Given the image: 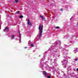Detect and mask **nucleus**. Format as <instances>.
Segmentation results:
<instances>
[{
    "label": "nucleus",
    "instance_id": "obj_2",
    "mask_svg": "<svg viewBox=\"0 0 78 78\" xmlns=\"http://www.w3.org/2000/svg\"><path fill=\"white\" fill-rule=\"evenodd\" d=\"M27 23L28 25H31V23L30 21V19H28L27 20Z\"/></svg>",
    "mask_w": 78,
    "mask_h": 78
},
{
    "label": "nucleus",
    "instance_id": "obj_10",
    "mask_svg": "<svg viewBox=\"0 0 78 78\" xmlns=\"http://www.w3.org/2000/svg\"><path fill=\"white\" fill-rule=\"evenodd\" d=\"M64 68H66V65H65V64L63 65Z\"/></svg>",
    "mask_w": 78,
    "mask_h": 78
},
{
    "label": "nucleus",
    "instance_id": "obj_17",
    "mask_svg": "<svg viewBox=\"0 0 78 78\" xmlns=\"http://www.w3.org/2000/svg\"><path fill=\"white\" fill-rule=\"evenodd\" d=\"M77 60H78L77 59V58H76V59H75V61H77Z\"/></svg>",
    "mask_w": 78,
    "mask_h": 78
},
{
    "label": "nucleus",
    "instance_id": "obj_3",
    "mask_svg": "<svg viewBox=\"0 0 78 78\" xmlns=\"http://www.w3.org/2000/svg\"><path fill=\"white\" fill-rule=\"evenodd\" d=\"M43 74L44 75H47V73L45 72V71H43Z\"/></svg>",
    "mask_w": 78,
    "mask_h": 78
},
{
    "label": "nucleus",
    "instance_id": "obj_16",
    "mask_svg": "<svg viewBox=\"0 0 78 78\" xmlns=\"http://www.w3.org/2000/svg\"><path fill=\"white\" fill-rule=\"evenodd\" d=\"M67 62H66V63H65V64H67Z\"/></svg>",
    "mask_w": 78,
    "mask_h": 78
},
{
    "label": "nucleus",
    "instance_id": "obj_20",
    "mask_svg": "<svg viewBox=\"0 0 78 78\" xmlns=\"http://www.w3.org/2000/svg\"><path fill=\"white\" fill-rule=\"evenodd\" d=\"M20 42H21V41H20Z\"/></svg>",
    "mask_w": 78,
    "mask_h": 78
},
{
    "label": "nucleus",
    "instance_id": "obj_18",
    "mask_svg": "<svg viewBox=\"0 0 78 78\" xmlns=\"http://www.w3.org/2000/svg\"><path fill=\"white\" fill-rule=\"evenodd\" d=\"M63 9H61V11H62Z\"/></svg>",
    "mask_w": 78,
    "mask_h": 78
},
{
    "label": "nucleus",
    "instance_id": "obj_24",
    "mask_svg": "<svg viewBox=\"0 0 78 78\" xmlns=\"http://www.w3.org/2000/svg\"><path fill=\"white\" fill-rule=\"evenodd\" d=\"M19 37H20V35H19Z\"/></svg>",
    "mask_w": 78,
    "mask_h": 78
},
{
    "label": "nucleus",
    "instance_id": "obj_19",
    "mask_svg": "<svg viewBox=\"0 0 78 78\" xmlns=\"http://www.w3.org/2000/svg\"><path fill=\"white\" fill-rule=\"evenodd\" d=\"M76 70H77V71H78V68H77V69H76Z\"/></svg>",
    "mask_w": 78,
    "mask_h": 78
},
{
    "label": "nucleus",
    "instance_id": "obj_14",
    "mask_svg": "<svg viewBox=\"0 0 78 78\" xmlns=\"http://www.w3.org/2000/svg\"><path fill=\"white\" fill-rule=\"evenodd\" d=\"M30 45L31 47H33V44H31Z\"/></svg>",
    "mask_w": 78,
    "mask_h": 78
},
{
    "label": "nucleus",
    "instance_id": "obj_15",
    "mask_svg": "<svg viewBox=\"0 0 78 78\" xmlns=\"http://www.w3.org/2000/svg\"><path fill=\"white\" fill-rule=\"evenodd\" d=\"M9 31V29H7V31L8 32V31Z\"/></svg>",
    "mask_w": 78,
    "mask_h": 78
},
{
    "label": "nucleus",
    "instance_id": "obj_23",
    "mask_svg": "<svg viewBox=\"0 0 78 78\" xmlns=\"http://www.w3.org/2000/svg\"><path fill=\"white\" fill-rule=\"evenodd\" d=\"M25 48H27V47H25Z\"/></svg>",
    "mask_w": 78,
    "mask_h": 78
},
{
    "label": "nucleus",
    "instance_id": "obj_12",
    "mask_svg": "<svg viewBox=\"0 0 78 78\" xmlns=\"http://www.w3.org/2000/svg\"><path fill=\"white\" fill-rule=\"evenodd\" d=\"M47 77H48V78H50L51 77H50V76H47Z\"/></svg>",
    "mask_w": 78,
    "mask_h": 78
},
{
    "label": "nucleus",
    "instance_id": "obj_7",
    "mask_svg": "<svg viewBox=\"0 0 78 78\" xmlns=\"http://www.w3.org/2000/svg\"><path fill=\"white\" fill-rule=\"evenodd\" d=\"M16 14H20V12H19V11H17L16 12Z\"/></svg>",
    "mask_w": 78,
    "mask_h": 78
},
{
    "label": "nucleus",
    "instance_id": "obj_4",
    "mask_svg": "<svg viewBox=\"0 0 78 78\" xmlns=\"http://www.w3.org/2000/svg\"><path fill=\"white\" fill-rule=\"evenodd\" d=\"M9 29V28L8 27H6L5 28V29L4 30V31H5V30H8Z\"/></svg>",
    "mask_w": 78,
    "mask_h": 78
},
{
    "label": "nucleus",
    "instance_id": "obj_1",
    "mask_svg": "<svg viewBox=\"0 0 78 78\" xmlns=\"http://www.w3.org/2000/svg\"><path fill=\"white\" fill-rule=\"evenodd\" d=\"M39 37H41L42 36V30H43V26L41 25V24L39 25Z\"/></svg>",
    "mask_w": 78,
    "mask_h": 78
},
{
    "label": "nucleus",
    "instance_id": "obj_13",
    "mask_svg": "<svg viewBox=\"0 0 78 78\" xmlns=\"http://www.w3.org/2000/svg\"><path fill=\"white\" fill-rule=\"evenodd\" d=\"M15 36H14V35H12V37H14Z\"/></svg>",
    "mask_w": 78,
    "mask_h": 78
},
{
    "label": "nucleus",
    "instance_id": "obj_22",
    "mask_svg": "<svg viewBox=\"0 0 78 78\" xmlns=\"http://www.w3.org/2000/svg\"><path fill=\"white\" fill-rule=\"evenodd\" d=\"M19 17L20 18V16H19Z\"/></svg>",
    "mask_w": 78,
    "mask_h": 78
},
{
    "label": "nucleus",
    "instance_id": "obj_5",
    "mask_svg": "<svg viewBox=\"0 0 78 78\" xmlns=\"http://www.w3.org/2000/svg\"><path fill=\"white\" fill-rule=\"evenodd\" d=\"M19 2V0H15L14 3H18Z\"/></svg>",
    "mask_w": 78,
    "mask_h": 78
},
{
    "label": "nucleus",
    "instance_id": "obj_6",
    "mask_svg": "<svg viewBox=\"0 0 78 78\" xmlns=\"http://www.w3.org/2000/svg\"><path fill=\"white\" fill-rule=\"evenodd\" d=\"M40 17L42 19H44V17L41 15L40 16Z\"/></svg>",
    "mask_w": 78,
    "mask_h": 78
},
{
    "label": "nucleus",
    "instance_id": "obj_21",
    "mask_svg": "<svg viewBox=\"0 0 78 78\" xmlns=\"http://www.w3.org/2000/svg\"><path fill=\"white\" fill-rule=\"evenodd\" d=\"M19 33L20 34V31H19Z\"/></svg>",
    "mask_w": 78,
    "mask_h": 78
},
{
    "label": "nucleus",
    "instance_id": "obj_9",
    "mask_svg": "<svg viewBox=\"0 0 78 78\" xmlns=\"http://www.w3.org/2000/svg\"><path fill=\"white\" fill-rule=\"evenodd\" d=\"M78 48H75V51H78Z\"/></svg>",
    "mask_w": 78,
    "mask_h": 78
},
{
    "label": "nucleus",
    "instance_id": "obj_8",
    "mask_svg": "<svg viewBox=\"0 0 78 78\" xmlns=\"http://www.w3.org/2000/svg\"><path fill=\"white\" fill-rule=\"evenodd\" d=\"M23 16L22 15L20 16V18H23Z\"/></svg>",
    "mask_w": 78,
    "mask_h": 78
},
{
    "label": "nucleus",
    "instance_id": "obj_11",
    "mask_svg": "<svg viewBox=\"0 0 78 78\" xmlns=\"http://www.w3.org/2000/svg\"><path fill=\"white\" fill-rule=\"evenodd\" d=\"M60 27H55V28L58 29V28H59Z\"/></svg>",
    "mask_w": 78,
    "mask_h": 78
}]
</instances>
